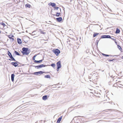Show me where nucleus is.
Segmentation results:
<instances>
[{"instance_id": "c85d7f7f", "label": "nucleus", "mask_w": 123, "mask_h": 123, "mask_svg": "<svg viewBox=\"0 0 123 123\" xmlns=\"http://www.w3.org/2000/svg\"><path fill=\"white\" fill-rule=\"evenodd\" d=\"M58 8H59V7H55V6L54 7V10H57Z\"/></svg>"}, {"instance_id": "0eeeda50", "label": "nucleus", "mask_w": 123, "mask_h": 123, "mask_svg": "<svg viewBox=\"0 0 123 123\" xmlns=\"http://www.w3.org/2000/svg\"><path fill=\"white\" fill-rule=\"evenodd\" d=\"M38 74H42L44 73H49L48 72H42V71H40L39 72H37Z\"/></svg>"}, {"instance_id": "7c9ffc66", "label": "nucleus", "mask_w": 123, "mask_h": 123, "mask_svg": "<svg viewBox=\"0 0 123 123\" xmlns=\"http://www.w3.org/2000/svg\"><path fill=\"white\" fill-rule=\"evenodd\" d=\"M35 67L36 68H38V69L39 68H40V67H39V65H38L37 66H35Z\"/></svg>"}, {"instance_id": "c756f323", "label": "nucleus", "mask_w": 123, "mask_h": 123, "mask_svg": "<svg viewBox=\"0 0 123 123\" xmlns=\"http://www.w3.org/2000/svg\"><path fill=\"white\" fill-rule=\"evenodd\" d=\"M37 56L36 55H35L33 57V60H35V58L36 56Z\"/></svg>"}, {"instance_id": "39448f33", "label": "nucleus", "mask_w": 123, "mask_h": 123, "mask_svg": "<svg viewBox=\"0 0 123 123\" xmlns=\"http://www.w3.org/2000/svg\"><path fill=\"white\" fill-rule=\"evenodd\" d=\"M11 64L15 67H17L18 65V64L16 62H12L11 63Z\"/></svg>"}, {"instance_id": "4be33fe9", "label": "nucleus", "mask_w": 123, "mask_h": 123, "mask_svg": "<svg viewBox=\"0 0 123 123\" xmlns=\"http://www.w3.org/2000/svg\"><path fill=\"white\" fill-rule=\"evenodd\" d=\"M44 77L45 78H50V76L49 75H45L44 76Z\"/></svg>"}, {"instance_id": "2f4dec72", "label": "nucleus", "mask_w": 123, "mask_h": 123, "mask_svg": "<svg viewBox=\"0 0 123 123\" xmlns=\"http://www.w3.org/2000/svg\"><path fill=\"white\" fill-rule=\"evenodd\" d=\"M34 74L35 75H37L38 74L37 72H35L34 73Z\"/></svg>"}, {"instance_id": "412c9836", "label": "nucleus", "mask_w": 123, "mask_h": 123, "mask_svg": "<svg viewBox=\"0 0 123 123\" xmlns=\"http://www.w3.org/2000/svg\"><path fill=\"white\" fill-rule=\"evenodd\" d=\"M120 31L119 29H118L117 28V30L116 31V33H118L120 32Z\"/></svg>"}, {"instance_id": "393cba45", "label": "nucleus", "mask_w": 123, "mask_h": 123, "mask_svg": "<svg viewBox=\"0 0 123 123\" xmlns=\"http://www.w3.org/2000/svg\"><path fill=\"white\" fill-rule=\"evenodd\" d=\"M51 66L52 67L54 68L55 66V64L54 63H52L51 65Z\"/></svg>"}, {"instance_id": "f03ea898", "label": "nucleus", "mask_w": 123, "mask_h": 123, "mask_svg": "<svg viewBox=\"0 0 123 123\" xmlns=\"http://www.w3.org/2000/svg\"><path fill=\"white\" fill-rule=\"evenodd\" d=\"M52 51L57 56H58L60 53V51L57 49H53Z\"/></svg>"}, {"instance_id": "9b49d317", "label": "nucleus", "mask_w": 123, "mask_h": 123, "mask_svg": "<svg viewBox=\"0 0 123 123\" xmlns=\"http://www.w3.org/2000/svg\"><path fill=\"white\" fill-rule=\"evenodd\" d=\"M15 75L14 74H12L11 75V80L12 82L14 81V77Z\"/></svg>"}, {"instance_id": "cd10ccee", "label": "nucleus", "mask_w": 123, "mask_h": 123, "mask_svg": "<svg viewBox=\"0 0 123 123\" xmlns=\"http://www.w3.org/2000/svg\"><path fill=\"white\" fill-rule=\"evenodd\" d=\"M15 53L17 55H19V53H18V52H17V51H15Z\"/></svg>"}, {"instance_id": "6e6552de", "label": "nucleus", "mask_w": 123, "mask_h": 123, "mask_svg": "<svg viewBox=\"0 0 123 123\" xmlns=\"http://www.w3.org/2000/svg\"><path fill=\"white\" fill-rule=\"evenodd\" d=\"M62 116H61L58 118L57 121V123H60L62 118Z\"/></svg>"}, {"instance_id": "7ed1b4c3", "label": "nucleus", "mask_w": 123, "mask_h": 123, "mask_svg": "<svg viewBox=\"0 0 123 123\" xmlns=\"http://www.w3.org/2000/svg\"><path fill=\"white\" fill-rule=\"evenodd\" d=\"M57 67V71H58L59 70V68H61L62 65L61 64V62L60 61H58L56 63Z\"/></svg>"}, {"instance_id": "4468645a", "label": "nucleus", "mask_w": 123, "mask_h": 123, "mask_svg": "<svg viewBox=\"0 0 123 123\" xmlns=\"http://www.w3.org/2000/svg\"><path fill=\"white\" fill-rule=\"evenodd\" d=\"M42 60H41L39 61L35 60V61H34V62L36 63H40L42 62Z\"/></svg>"}, {"instance_id": "b1692460", "label": "nucleus", "mask_w": 123, "mask_h": 123, "mask_svg": "<svg viewBox=\"0 0 123 123\" xmlns=\"http://www.w3.org/2000/svg\"><path fill=\"white\" fill-rule=\"evenodd\" d=\"M60 13H58L57 12L56 14V16L57 17H59V16L60 15Z\"/></svg>"}, {"instance_id": "a878e982", "label": "nucleus", "mask_w": 123, "mask_h": 123, "mask_svg": "<svg viewBox=\"0 0 123 123\" xmlns=\"http://www.w3.org/2000/svg\"><path fill=\"white\" fill-rule=\"evenodd\" d=\"M8 54L9 56L12 55L10 52L9 51H8Z\"/></svg>"}, {"instance_id": "423d86ee", "label": "nucleus", "mask_w": 123, "mask_h": 123, "mask_svg": "<svg viewBox=\"0 0 123 123\" xmlns=\"http://www.w3.org/2000/svg\"><path fill=\"white\" fill-rule=\"evenodd\" d=\"M48 5L49 6H51L53 7H54L56 5L55 4V3H52L51 2L49 3L48 4Z\"/></svg>"}, {"instance_id": "2eb2a0df", "label": "nucleus", "mask_w": 123, "mask_h": 123, "mask_svg": "<svg viewBox=\"0 0 123 123\" xmlns=\"http://www.w3.org/2000/svg\"><path fill=\"white\" fill-rule=\"evenodd\" d=\"M99 34V33H94L93 35V37H95L97 36Z\"/></svg>"}, {"instance_id": "f704fd0d", "label": "nucleus", "mask_w": 123, "mask_h": 123, "mask_svg": "<svg viewBox=\"0 0 123 123\" xmlns=\"http://www.w3.org/2000/svg\"><path fill=\"white\" fill-rule=\"evenodd\" d=\"M109 60V61H112V60Z\"/></svg>"}, {"instance_id": "9d476101", "label": "nucleus", "mask_w": 123, "mask_h": 123, "mask_svg": "<svg viewBox=\"0 0 123 123\" xmlns=\"http://www.w3.org/2000/svg\"><path fill=\"white\" fill-rule=\"evenodd\" d=\"M56 19L58 21L60 22L62 20V17H60L57 18Z\"/></svg>"}, {"instance_id": "ddd939ff", "label": "nucleus", "mask_w": 123, "mask_h": 123, "mask_svg": "<svg viewBox=\"0 0 123 123\" xmlns=\"http://www.w3.org/2000/svg\"><path fill=\"white\" fill-rule=\"evenodd\" d=\"M17 42L19 44H20L22 43L21 40L19 38L17 39Z\"/></svg>"}, {"instance_id": "5701e85b", "label": "nucleus", "mask_w": 123, "mask_h": 123, "mask_svg": "<svg viewBox=\"0 0 123 123\" xmlns=\"http://www.w3.org/2000/svg\"><path fill=\"white\" fill-rule=\"evenodd\" d=\"M0 24L3 25L4 27L5 26H6V25L3 22L0 23Z\"/></svg>"}, {"instance_id": "dca6fc26", "label": "nucleus", "mask_w": 123, "mask_h": 123, "mask_svg": "<svg viewBox=\"0 0 123 123\" xmlns=\"http://www.w3.org/2000/svg\"><path fill=\"white\" fill-rule=\"evenodd\" d=\"M25 6L26 7H28L29 8H30V7L31 6L29 4H26L25 5Z\"/></svg>"}, {"instance_id": "c9c22d12", "label": "nucleus", "mask_w": 123, "mask_h": 123, "mask_svg": "<svg viewBox=\"0 0 123 123\" xmlns=\"http://www.w3.org/2000/svg\"><path fill=\"white\" fill-rule=\"evenodd\" d=\"M122 59H123V56L122 57Z\"/></svg>"}, {"instance_id": "72a5a7b5", "label": "nucleus", "mask_w": 123, "mask_h": 123, "mask_svg": "<svg viewBox=\"0 0 123 123\" xmlns=\"http://www.w3.org/2000/svg\"><path fill=\"white\" fill-rule=\"evenodd\" d=\"M111 38V39H113V40H115L113 38Z\"/></svg>"}, {"instance_id": "6ab92c4d", "label": "nucleus", "mask_w": 123, "mask_h": 123, "mask_svg": "<svg viewBox=\"0 0 123 123\" xmlns=\"http://www.w3.org/2000/svg\"><path fill=\"white\" fill-rule=\"evenodd\" d=\"M39 31L40 32L41 34H46V32L43 31L42 30L40 29Z\"/></svg>"}, {"instance_id": "20e7f679", "label": "nucleus", "mask_w": 123, "mask_h": 123, "mask_svg": "<svg viewBox=\"0 0 123 123\" xmlns=\"http://www.w3.org/2000/svg\"><path fill=\"white\" fill-rule=\"evenodd\" d=\"M101 38H111V37L110 35H103L101 37Z\"/></svg>"}, {"instance_id": "f3484780", "label": "nucleus", "mask_w": 123, "mask_h": 123, "mask_svg": "<svg viewBox=\"0 0 123 123\" xmlns=\"http://www.w3.org/2000/svg\"><path fill=\"white\" fill-rule=\"evenodd\" d=\"M9 56L10 57V58H11L12 60L14 61H16L15 60V59L13 57L12 55H11L10 56Z\"/></svg>"}, {"instance_id": "bb28decb", "label": "nucleus", "mask_w": 123, "mask_h": 123, "mask_svg": "<svg viewBox=\"0 0 123 123\" xmlns=\"http://www.w3.org/2000/svg\"><path fill=\"white\" fill-rule=\"evenodd\" d=\"M102 55H103V56H109V55L105 54H103V53L102 54Z\"/></svg>"}, {"instance_id": "f8f14e48", "label": "nucleus", "mask_w": 123, "mask_h": 123, "mask_svg": "<svg viewBox=\"0 0 123 123\" xmlns=\"http://www.w3.org/2000/svg\"><path fill=\"white\" fill-rule=\"evenodd\" d=\"M47 98V95H45L43 96L42 97L43 99L44 100H46Z\"/></svg>"}, {"instance_id": "aec40b11", "label": "nucleus", "mask_w": 123, "mask_h": 123, "mask_svg": "<svg viewBox=\"0 0 123 123\" xmlns=\"http://www.w3.org/2000/svg\"><path fill=\"white\" fill-rule=\"evenodd\" d=\"M47 65H39V67L40 68H41L42 67H43L47 66Z\"/></svg>"}, {"instance_id": "e433bc0d", "label": "nucleus", "mask_w": 123, "mask_h": 123, "mask_svg": "<svg viewBox=\"0 0 123 123\" xmlns=\"http://www.w3.org/2000/svg\"><path fill=\"white\" fill-rule=\"evenodd\" d=\"M9 60H10V59H9Z\"/></svg>"}, {"instance_id": "a211bd4d", "label": "nucleus", "mask_w": 123, "mask_h": 123, "mask_svg": "<svg viewBox=\"0 0 123 123\" xmlns=\"http://www.w3.org/2000/svg\"><path fill=\"white\" fill-rule=\"evenodd\" d=\"M117 46L118 48L121 51V52H123L122 51V49L121 47L119 45H117Z\"/></svg>"}, {"instance_id": "1a4fd4ad", "label": "nucleus", "mask_w": 123, "mask_h": 123, "mask_svg": "<svg viewBox=\"0 0 123 123\" xmlns=\"http://www.w3.org/2000/svg\"><path fill=\"white\" fill-rule=\"evenodd\" d=\"M14 36L13 35L11 36L10 35H8V37L10 39H12V41H13L14 40V38L12 37H14Z\"/></svg>"}, {"instance_id": "473e14b6", "label": "nucleus", "mask_w": 123, "mask_h": 123, "mask_svg": "<svg viewBox=\"0 0 123 123\" xmlns=\"http://www.w3.org/2000/svg\"><path fill=\"white\" fill-rule=\"evenodd\" d=\"M93 82V83H95L96 84H97V81L94 82Z\"/></svg>"}, {"instance_id": "f257e3e1", "label": "nucleus", "mask_w": 123, "mask_h": 123, "mask_svg": "<svg viewBox=\"0 0 123 123\" xmlns=\"http://www.w3.org/2000/svg\"><path fill=\"white\" fill-rule=\"evenodd\" d=\"M22 51L21 52L23 55H28L30 52V50L28 49V48L23 47L22 49Z\"/></svg>"}]
</instances>
